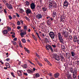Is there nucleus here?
<instances>
[{
    "instance_id": "obj_50",
    "label": "nucleus",
    "mask_w": 79,
    "mask_h": 79,
    "mask_svg": "<svg viewBox=\"0 0 79 79\" xmlns=\"http://www.w3.org/2000/svg\"><path fill=\"white\" fill-rule=\"evenodd\" d=\"M36 35H37L38 36L39 38V39H40V36H39V33L36 32Z\"/></svg>"
},
{
    "instance_id": "obj_8",
    "label": "nucleus",
    "mask_w": 79,
    "mask_h": 79,
    "mask_svg": "<svg viewBox=\"0 0 79 79\" xmlns=\"http://www.w3.org/2000/svg\"><path fill=\"white\" fill-rule=\"evenodd\" d=\"M6 5L7 6V8H8V9H9L10 10L13 9V7H12L11 4H10L8 3H6Z\"/></svg>"
},
{
    "instance_id": "obj_16",
    "label": "nucleus",
    "mask_w": 79,
    "mask_h": 79,
    "mask_svg": "<svg viewBox=\"0 0 79 79\" xmlns=\"http://www.w3.org/2000/svg\"><path fill=\"white\" fill-rule=\"evenodd\" d=\"M73 39L74 42H76L77 41V37L76 36H74L73 37Z\"/></svg>"
},
{
    "instance_id": "obj_32",
    "label": "nucleus",
    "mask_w": 79,
    "mask_h": 79,
    "mask_svg": "<svg viewBox=\"0 0 79 79\" xmlns=\"http://www.w3.org/2000/svg\"><path fill=\"white\" fill-rule=\"evenodd\" d=\"M70 72L72 73H74V71H74V70H73L72 68H71V69H70Z\"/></svg>"
},
{
    "instance_id": "obj_52",
    "label": "nucleus",
    "mask_w": 79,
    "mask_h": 79,
    "mask_svg": "<svg viewBox=\"0 0 79 79\" xmlns=\"http://www.w3.org/2000/svg\"><path fill=\"white\" fill-rule=\"evenodd\" d=\"M36 56H37V57H38V58H40V57L39 56V54H38L37 53H36Z\"/></svg>"
},
{
    "instance_id": "obj_7",
    "label": "nucleus",
    "mask_w": 79,
    "mask_h": 79,
    "mask_svg": "<svg viewBox=\"0 0 79 79\" xmlns=\"http://www.w3.org/2000/svg\"><path fill=\"white\" fill-rule=\"evenodd\" d=\"M69 5V2L65 0L64 2V6H65V7H68Z\"/></svg>"
},
{
    "instance_id": "obj_44",
    "label": "nucleus",
    "mask_w": 79,
    "mask_h": 79,
    "mask_svg": "<svg viewBox=\"0 0 79 79\" xmlns=\"http://www.w3.org/2000/svg\"><path fill=\"white\" fill-rule=\"evenodd\" d=\"M11 75H12V76L13 77H15V76H14V73H13L11 72Z\"/></svg>"
},
{
    "instance_id": "obj_29",
    "label": "nucleus",
    "mask_w": 79,
    "mask_h": 79,
    "mask_svg": "<svg viewBox=\"0 0 79 79\" xmlns=\"http://www.w3.org/2000/svg\"><path fill=\"white\" fill-rule=\"evenodd\" d=\"M26 5L27 6H29V2L27 1H26Z\"/></svg>"
},
{
    "instance_id": "obj_42",
    "label": "nucleus",
    "mask_w": 79,
    "mask_h": 79,
    "mask_svg": "<svg viewBox=\"0 0 79 79\" xmlns=\"http://www.w3.org/2000/svg\"><path fill=\"white\" fill-rule=\"evenodd\" d=\"M17 24L18 26H19V25H20V22L19 21H18L17 22Z\"/></svg>"
},
{
    "instance_id": "obj_22",
    "label": "nucleus",
    "mask_w": 79,
    "mask_h": 79,
    "mask_svg": "<svg viewBox=\"0 0 79 79\" xmlns=\"http://www.w3.org/2000/svg\"><path fill=\"white\" fill-rule=\"evenodd\" d=\"M27 72L28 73H33V71L30 69H28L27 70Z\"/></svg>"
},
{
    "instance_id": "obj_34",
    "label": "nucleus",
    "mask_w": 79,
    "mask_h": 79,
    "mask_svg": "<svg viewBox=\"0 0 79 79\" xmlns=\"http://www.w3.org/2000/svg\"><path fill=\"white\" fill-rule=\"evenodd\" d=\"M28 61L29 62L30 64H32V65H35V64H34L32 63V62H31V61L30 60H28Z\"/></svg>"
},
{
    "instance_id": "obj_12",
    "label": "nucleus",
    "mask_w": 79,
    "mask_h": 79,
    "mask_svg": "<svg viewBox=\"0 0 79 79\" xmlns=\"http://www.w3.org/2000/svg\"><path fill=\"white\" fill-rule=\"evenodd\" d=\"M2 33L4 35H5V34H8V30H4L3 31Z\"/></svg>"
},
{
    "instance_id": "obj_23",
    "label": "nucleus",
    "mask_w": 79,
    "mask_h": 79,
    "mask_svg": "<svg viewBox=\"0 0 79 79\" xmlns=\"http://www.w3.org/2000/svg\"><path fill=\"white\" fill-rule=\"evenodd\" d=\"M60 19L61 21H63L64 20V17L62 16L60 17Z\"/></svg>"
},
{
    "instance_id": "obj_63",
    "label": "nucleus",
    "mask_w": 79,
    "mask_h": 79,
    "mask_svg": "<svg viewBox=\"0 0 79 79\" xmlns=\"http://www.w3.org/2000/svg\"><path fill=\"white\" fill-rule=\"evenodd\" d=\"M77 64H78V65H79V60L77 61Z\"/></svg>"
},
{
    "instance_id": "obj_45",
    "label": "nucleus",
    "mask_w": 79,
    "mask_h": 79,
    "mask_svg": "<svg viewBox=\"0 0 79 79\" xmlns=\"http://www.w3.org/2000/svg\"><path fill=\"white\" fill-rule=\"evenodd\" d=\"M9 19H10L11 20V19H12V17H11V15H9Z\"/></svg>"
},
{
    "instance_id": "obj_47",
    "label": "nucleus",
    "mask_w": 79,
    "mask_h": 79,
    "mask_svg": "<svg viewBox=\"0 0 79 79\" xmlns=\"http://www.w3.org/2000/svg\"><path fill=\"white\" fill-rule=\"evenodd\" d=\"M6 61H9L10 60V58H7L6 59Z\"/></svg>"
},
{
    "instance_id": "obj_3",
    "label": "nucleus",
    "mask_w": 79,
    "mask_h": 79,
    "mask_svg": "<svg viewBox=\"0 0 79 79\" xmlns=\"http://www.w3.org/2000/svg\"><path fill=\"white\" fill-rule=\"evenodd\" d=\"M57 35H58V37L60 42L63 44V38H62V36H61V33H60V32L58 33Z\"/></svg>"
},
{
    "instance_id": "obj_51",
    "label": "nucleus",
    "mask_w": 79,
    "mask_h": 79,
    "mask_svg": "<svg viewBox=\"0 0 79 79\" xmlns=\"http://www.w3.org/2000/svg\"><path fill=\"white\" fill-rule=\"evenodd\" d=\"M44 60H45V61H46V62H48V60H47V59L45 58V59H44Z\"/></svg>"
},
{
    "instance_id": "obj_28",
    "label": "nucleus",
    "mask_w": 79,
    "mask_h": 79,
    "mask_svg": "<svg viewBox=\"0 0 79 79\" xmlns=\"http://www.w3.org/2000/svg\"><path fill=\"white\" fill-rule=\"evenodd\" d=\"M61 47L62 49L63 50H64V49H65V46H64V45H61Z\"/></svg>"
},
{
    "instance_id": "obj_14",
    "label": "nucleus",
    "mask_w": 79,
    "mask_h": 79,
    "mask_svg": "<svg viewBox=\"0 0 79 79\" xmlns=\"http://www.w3.org/2000/svg\"><path fill=\"white\" fill-rule=\"evenodd\" d=\"M17 73L19 76H22V72L21 70L18 71Z\"/></svg>"
},
{
    "instance_id": "obj_27",
    "label": "nucleus",
    "mask_w": 79,
    "mask_h": 79,
    "mask_svg": "<svg viewBox=\"0 0 79 79\" xmlns=\"http://www.w3.org/2000/svg\"><path fill=\"white\" fill-rule=\"evenodd\" d=\"M48 25L49 26H51V22L50 21H48L47 22Z\"/></svg>"
},
{
    "instance_id": "obj_18",
    "label": "nucleus",
    "mask_w": 79,
    "mask_h": 79,
    "mask_svg": "<svg viewBox=\"0 0 79 79\" xmlns=\"http://www.w3.org/2000/svg\"><path fill=\"white\" fill-rule=\"evenodd\" d=\"M57 14H56V10H55L53 12V16H56Z\"/></svg>"
},
{
    "instance_id": "obj_24",
    "label": "nucleus",
    "mask_w": 79,
    "mask_h": 79,
    "mask_svg": "<svg viewBox=\"0 0 79 79\" xmlns=\"http://www.w3.org/2000/svg\"><path fill=\"white\" fill-rule=\"evenodd\" d=\"M73 58V59H75V60H76V59H77V58H78V56H77V55H75V56Z\"/></svg>"
},
{
    "instance_id": "obj_62",
    "label": "nucleus",
    "mask_w": 79,
    "mask_h": 79,
    "mask_svg": "<svg viewBox=\"0 0 79 79\" xmlns=\"http://www.w3.org/2000/svg\"><path fill=\"white\" fill-rule=\"evenodd\" d=\"M52 47H54V48H55V47H56V45H52Z\"/></svg>"
},
{
    "instance_id": "obj_61",
    "label": "nucleus",
    "mask_w": 79,
    "mask_h": 79,
    "mask_svg": "<svg viewBox=\"0 0 79 79\" xmlns=\"http://www.w3.org/2000/svg\"><path fill=\"white\" fill-rule=\"evenodd\" d=\"M27 31L28 32H31V29H29L28 30H27Z\"/></svg>"
},
{
    "instance_id": "obj_15",
    "label": "nucleus",
    "mask_w": 79,
    "mask_h": 79,
    "mask_svg": "<svg viewBox=\"0 0 79 79\" xmlns=\"http://www.w3.org/2000/svg\"><path fill=\"white\" fill-rule=\"evenodd\" d=\"M27 34L26 31H23V32H22L20 33V35L22 37H23V35H26Z\"/></svg>"
},
{
    "instance_id": "obj_21",
    "label": "nucleus",
    "mask_w": 79,
    "mask_h": 79,
    "mask_svg": "<svg viewBox=\"0 0 79 79\" xmlns=\"http://www.w3.org/2000/svg\"><path fill=\"white\" fill-rule=\"evenodd\" d=\"M43 11L45 12L47 11V8L45 7H43L42 8Z\"/></svg>"
},
{
    "instance_id": "obj_19",
    "label": "nucleus",
    "mask_w": 79,
    "mask_h": 79,
    "mask_svg": "<svg viewBox=\"0 0 79 79\" xmlns=\"http://www.w3.org/2000/svg\"><path fill=\"white\" fill-rule=\"evenodd\" d=\"M34 76L35 77H40V75L38 73H35L34 74Z\"/></svg>"
},
{
    "instance_id": "obj_37",
    "label": "nucleus",
    "mask_w": 79,
    "mask_h": 79,
    "mask_svg": "<svg viewBox=\"0 0 79 79\" xmlns=\"http://www.w3.org/2000/svg\"><path fill=\"white\" fill-rule=\"evenodd\" d=\"M27 26H25L24 27V29L26 31L27 30Z\"/></svg>"
},
{
    "instance_id": "obj_35",
    "label": "nucleus",
    "mask_w": 79,
    "mask_h": 79,
    "mask_svg": "<svg viewBox=\"0 0 79 79\" xmlns=\"http://www.w3.org/2000/svg\"><path fill=\"white\" fill-rule=\"evenodd\" d=\"M27 66L26 64H25L23 65V68H27Z\"/></svg>"
},
{
    "instance_id": "obj_40",
    "label": "nucleus",
    "mask_w": 79,
    "mask_h": 79,
    "mask_svg": "<svg viewBox=\"0 0 79 79\" xmlns=\"http://www.w3.org/2000/svg\"><path fill=\"white\" fill-rule=\"evenodd\" d=\"M25 18L26 19H27V21H29V19H28L27 17L25 16Z\"/></svg>"
},
{
    "instance_id": "obj_11",
    "label": "nucleus",
    "mask_w": 79,
    "mask_h": 79,
    "mask_svg": "<svg viewBox=\"0 0 79 79\" xmlns=\"http://www.w3.org/2000/svg\"><path fill=\"white\" fill-rule=\"evenodd\" d=\"M55 59L56 60H57V61H60V57L58 56V55H56L55 56Z\"/></svg>"
},
{
    "instance_id": "obj_4",
    "label": "nucleus",
    "mask_w": 79,
    "mask_h": 79,
    "mask_svg": "<svg viewBox=\"0 0 79 79\" xmlns=\"http://www.w3.org/2000/svg\"><path fill=\"white\" fill-rule=\"evenodd\" d=\"M49 35L52 39H54L55 38V34H54V32L53 31L50 32Z\"/></svg>"
},
{
    "instance_id": "obj_57",
    "label": "nucleus",
    "mask_w": 79,
    "mask_h": 79,
    "mask_svg": "<svg viewBox=\"0 0 79 79\" xmlns=\"http://www.w3.org/2000/svg\"><path fill=\"white\" fill-rule=\"evenodd\" d=\"M20 28H21V27H20L19 26L17 27L18 29H20Z\"/></svg>"
},
{
    "instance_id": "obj_56",
    "label": "nucleus",
    "mask_w": 79,
    "mask_h": 79,
    "mask_svg": "<svg viewBox=\"0 0 79 79\" xmlns=\"http://www.w3.org/2000/svg\"><path fill=\"white\" fill-rule=\"evenodd\" d=\"M13 43L14 45H16V43L15 41H13Z\"/></svg>"
},
{
    "instance_id": "obj_36",
    "label": "nucleus",
    "mask_w": 79,
    "mask_h": 79,
    "mask_svg": "<svg viewBox=\"0 0 79 79\" xmlns=\"http://www.w3.org/2000/svg\"><path fill=\"white\" fill-rule=\"evenodd\" d=\"M38 63L39 64V66H42L43 65L42 64L40 63V62H38Z\"/></svg>"
},
{
    "instance_id": "obj_25",
    "label": "nucleus",
    "mask_w": 79,
    "mask_h": 79,
    "mask_svg": "<svg viewBox=\"0 0 79 79\" xmlns=\"http://www.w3.org/2000/svg\"><path fill=\"white\" fill-rule=\"evenodd\" d=\"M24 49L25 50V51H26V52H27L28 53H30V52H29V50H28V49H27L26 48H24Z\"/></svg>"
},
{
    "instance_id": "obj_54",
    "label": "nucleus",
    "mask_w": 79,
    "mask_h": 79,
    "mask_svg": "<svg viewBox=\"0 0 79 79\" xmlns=\"http://www.w3.org/2000/svg\"><path fill=\"white\" fill-rule=\"evenodd\" d=\"M40 4L41 5H42V0H40Z\"/></svg>"
},
{
    "instance_id": "obj_5",
    "label": "nucleus",
    "mask_w": 79,
    "mask_h": 79,
    "mask_svg": "<svg viewBox=\"0 0 79 79\" xmlns=\"http://www.w3.org/2000/svg\"><path fill=\"white\" fill-rule=\"evenodd\" d=\"M62 34L63 35H64V37L66 38L68 37L69 35V34H68V32H67L66 31H63L62 32Z\"/></svg>"
},
{
    "instance_id": "obj_13",
    "label": "nucleus",
    "mask_w": 79,
    "mask_h": 79,
    "mask_svg": "<svg viewBox=\"0 0 79 79\" xmlns=\"http://www.w3.org/2000/svg\"><path fill=\"white\" fill-rule=\"evenodd\" d=\"M26 12L27 14H29L31 13V10L30 9H27V10H26Z\"/></svg>"
},
{
    "instance_id": "obj_17",
    "label": "nucleus",
    "mask_w": 79,
    "mask_h": 79,
    "mask_svg": "<svg viewBox=\"0 0 79 79\" xmlns=\"http://www.w3.org/2000/svg\"><path fill=\"white\" fill-rule=\"evenodd\" d=\"M71 55L72 57H74V56H75L76 54H75V53H74V52L73 51H71Z\"/></svg>"
},
{
    "instance_id": "obj_20",
    "label": "nucleus",
    "mask_w": 79,
    "mask_h": 79,
    "mask_svg": "<svg viewBox=\"0 0 79 79\" xmlns=\"http://www.w3.org/2000/svg\"><path fill=\"white\" fill-rule=\"evenodd\" d=\"M60 75V74L59 73H57L55 74L54 75V77H58V76H59V75Z\"/></svg>"
},
{
    "instance_id": "obj_38",
    "label": "nucleus",
    "mask_w": 79,
    "mask_h": 79,
    "mask_svg": "<svg viewBox=\"0 0 79 79\" xmlns=\"http://www.w3.org/2000/svg\"><path fill=\"white\" fill-rule=\"evenodd\" d=\"M7 30L8 31H10L11 30V28L10 27H8Z\"/></svg>"
},
{
    "instance_id": "obj_48",
    "label": "nucleus",
    "mask_w": 79,
    "mask_h": 79,
    "mask_svg": "<svg viewBox=\"0 0 79 79\" xmlns=\"http://www.w3.org/2000/svg\"><path fill=\"white\" fill-rule=\"evenodd\" d=\"M20 23L21 24H23V21L20 20Z\"/></svg>"
},
{
    "instance_id": "obj_30",
    "label": "nucleus",
    "mask_w": 79,
    "mask_h": 79,
    "mask_svg": "<svg viewBox=\"0 0 79 79\" xmlns=\"http://www.w3.org/2000/svg\"><path fill=\"white\" fill-rule=\"evenodd\" d=\"M19 45L20 47L23 48V46H22V44H21V41H20V42L19 43Z\"/></svg>"
},
{
    "instance_id": "obj_31",
    "label": "nucleus",
    "mask_w": 79,
    "mask_h": 79,
    "mask_svg": "<svg viewBox=\"0 0 79 79\" xmlns=\"http://www.w3.org/2000/svg\"><path fill=\"white\" fill-rule=\"evenodd\" d=\"M67 78L68 79H72V77L71 75H69L67 77Z\"/></svg>"
},
{
    "instance_id": "obj_39",
    "label": "nucleus",
    "mask_w": 79,
    "mask_h": 79,
    "mask_svg": "<svg viewBox=\"0 0 79 79\" xmlns=\"http://www.w3.org/2000/svg\"><path fill=\"white\" fill-rule=\"evenodd\" d=\"M4 13H5V14H6L7 13V12L6 11V9H4Z\"/></svg>"
},
{
    "instance_id": "obj_64",
    "label": "nucleus",
    "mask_w": 79,
    "mask_h": 79,
    "mask_svg": "<svg viewBox=\"0 0 79 79\" xmlns=\"http://www.w3.org/2000/svg\"><path fill=\"white\" fill-rule=\"evenodd\" d=\"M27 42H30V40H29V39H27Z\"/></svg>"
},
{
    "instance_id": "obj_53",
    "label": "nucleus",
    "mask_w": 79,
    "mask_h": 79,
    "mask_svg": "<svg viewBox=\"0 0 79 79\" xmlns=\"http://www.w3.org/2000/svg\"><path fill=\"white\" fill-rule=\"evenodd\" d=\"M47 63H48V64H49V65H50V66H51L52 65V64H51L50 62H49V61H48Z\"/></svg>"
},
{
    "instance_id": "obj_1",
    "label": "nucleus",
    "mask_w": 79,
    "mask_h": 79,
    "mask_svg": "<svg viewBox=\"0 0 79 79\" xmlns=\"http://www.w3.org/2000/svg\"><path fill=\"white\" fill-rule=\"evenodd\" d=\"M57 6V4L55 2V1H50L49 2V9H51V8H52V6L54 8H56Z\"/></svg>"
},
{
    "instance_id": "obj_10",
    "label": "nucleus",
    "mask_w": 79,
    "mask_h": 79,
    "mask_svg": "<svg viewBox=\"0 0 79 79\" xmlns=\"http://www.w3.org/2000/svg\"><path fill=\"white\" fill-rule=\"evenodd\" d=\"M76 75H77V71H74L73 73V77L75 78L76 77Z\"/></svg>"
},
{
    "instance_id": "obj_6",
    "label": "nucleus",
    "mask_w": 79,
    "mask_h": 79,
    "mask_svg": "<svg viewBox=\"0 0 79 79\" xmlns=\"http://www.w3.org/2000/svg\"><path fill=\"white\" fill-rule=\"evenodd\" d=\"M46 48L48 50H49V49L51 50V52H53V48H52V47L49 45H47L46 46Z\"/></svg>"
},
{
    "instance_id": "obj_46",
    "label": "nucleus",
    "mask_w": 79,
    "mask_h": 79,
    "mask_svg": "<svg viewBox=\"0 0 79 79\" xmlns=\"http://www.w3.org/2000/svg\"><path fill=\"white\" fill-rule=\"evenodd\" d=\"M48 75L49 76H52V74L51 73H48Z\"/></svg>"
},
{
    "instance_id": "obj_26",
    "label": "nucleus",
    "mask_w": 79,
    "mask_h": 79,
    "mask_svg": "<svg viewBox=\"0 0 79 79\" xmlns=\"http://www.w3.org/2000/svg\"><path fill=\"white\" fill-rule=\"evenodd\" d=\"M22 41L23 43H26V40L24 38L22 39Z\"/></svg>"
},
{
    "instance_id": "obj_2",
    "label": "nucleus",
    "mask_w": 79,
    "mask_h": 79,
    "mask_svg": "<svg viewBox=\"0 0 79 79\" xmlns=\"http://www.w3.org/2000/svg\"><path fill=\"white\" fill-rule=\"evenodd\" d=\"M30 8L33 11H35V3H32L30 5Z\"/></svg>"
},
{
    "instance_id": "obj_49",
    "label": "nucleus",
    "mask_w": 79,
    "mask_h": 79,
    "mask_svg": "<svg viewBox=\"0 0 79 79\" xmlns=\"http://www.w3.org/2000/svg\"><path fill=\"white\" fill-rule=\"evenodd\" d=\"M2 6H3V5L0 4V9L2 8Z\"/></svg>"
},
{
    "instance_id": "obj_59",
    "label": "nucleus",
    "mask_w": 79,
    "mask_h": 79,
    "mask_svg": "<svg viewBox=\"0 0 79 79\" xmlns=\"http://www.w3.org/2000/svg\"><path fill=\"white\" fill-rule=\"evenodd\" d=\"M4 3H6V1H5V0H4L3 1Z\"/></svg>"
},
{
    "instance_id": "obj_9",
    "label": "nucleus",
    "mask_w": 79,
    "mask_h": 79,
    "mask_svg": "<svg viewBox=\"0 0 79 79\" xmlns=\"http://www.w3.org/2000/svg\"><path fill=\"white\" fill-rule=\"evenodd\" d=\"M36 18L38 19H40L42 18V15L41 14H38L36 15Z\"/></svg>"
},
{
    "instance_id": "obj_60",
    "label": "nucleus",
    "mask_w": 79,
    "mask_h": 79,
    "mask_svg": "<svg viewBox=\"0 0 79 79\" xmlns=\"http://www.w3.org/2000/svg\"><path fill=\"white\" fill-rule=\"evenodd\" d=\"M12 36L13 38H15V36L13 35H12Z\"/></svg>"
},
{
    "instance_id": "obj_58",
    "label": "nucleus",
    "mask_w": 79,
    "mask_h": 79,
    "mask_svg": "<svg viewBox=\"0 0 79 79\" xmlns=\"http://www.w3.org/2000/svg\"><path fill=\"white\" fill-rule=\"evenodd\" d=\"M24 75H25V76H27L28 74L27 73H23Z\"/></svg>"
},
{
    "instance_id": "obj_55",
    "label": "nucleus",
    "mask_w": 79,
    "mask_h": 79,
    "mask_svg": "<svg viewBox=\"0 0 79 79\" xmlns=\"http://www.w3.org/2000/svg\"><path fill=\"white\" fill-rule=\"evenodd\" d=\"M13 40H14V41H16V40H17V38H15Z\"/></svg>"
},
{
    "instance_id": "obj_41",
    "label": "nucleus",
    "mask_w": 79,
    "mask_h": 79,
    "mask_svg": "<svg viewBox=\"0 0 79 79\" xmlns=\"http://www.w3.org/2000/svg\"><path fill=\"white\" fill-rule=\"evenodd\" d=\"M69 39H71V40H73V37H72V36L69 35Z\"/></svg>"
},
{
    "instance_id": "obj_43",
    "label": "nucleus",
    "mask_w": 79,
    "mask_h": 79,
    "mask_svg": "<svg viewBox=\"0 0 79 79\" xmlns=\"http://www.w3.org/2000/svg\"><path fill=\"white\" fill-rule=\"evenodd\" d=\"M15 14H16V15L17 17H18V18H19V15L18 14V13H16Z\"/></svg>"
},
{
    "instance_id": "obj_33",
    "label": "nucleus",
    "mask_w": 79,
    "mask_h": 79,
    "mask_svg": "<svg viewBox=\"0 0 79 79\" xmlns=\"http://www.w3.org/2000/svg\"><path fill=\"white\" fill-rule=\"evenodd\" d=\"M61 61H64V57L63 56H60Z\"/></svg>"
}]
</instances>
